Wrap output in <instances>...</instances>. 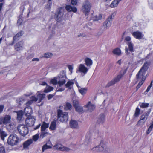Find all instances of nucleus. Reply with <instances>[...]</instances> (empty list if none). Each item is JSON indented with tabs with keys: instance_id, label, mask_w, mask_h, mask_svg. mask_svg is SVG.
<instances>
[{
	"instance_id": "nucleus-1",
	"label": "nucleus",
	"mask_w": 153,
	"mask_h": 153,
	"mask_svg": "<svg viewBox=\"0 0 153 153\" xmlns=\"http://www.w3.org/2000/svg\"><path fill=\"white\" fill-rule=\"evenodd\" d=\"M19 140V137L15 134L10 135L7 140V143L11 146L16 145L18 144Z\"/></svg>"
},
{
	"instance_id": "nucleus-2",
	"label": "nucleus",
	"mask_w": 153,
	"mask_h": 153,
	"mask_svg": "<svg viewBox=\"0 0 153 153\" xmlns=\"http://www.w3.org/2000/svg\"><path fill=\"white\" fill-rule=\"evenodd\" d=\"M57 116L58 119L61 122H66L68 120V113L63 112L62 110H58L57 111Z\"/></svg>"
},
{
	"instance_id": "nucleus-3",
	"label": "nucleus",
	"mask_w": 153,
	"mask_h": 153,
	"mask_svg": "<svg viewBox=\"0 0 153 153\" xmlns=\"http://www.w3.org/2000/svg\"><path fill=\"white\" fill-rule=\"evenodd\" d=\"M115 13H112L103 23L104 29L106 30L109 28L111 25L112 19L114 17Z\"/></svg>"
},
{
	"instance_id": "nucleus-4",
	"label": "nucleus",
	"mask_w": 153,
	"mask_h": 153,
	"mask_svg": "<svg viewBox=\"0 0 153 153\" xmlns=\"http://www.w3.org/2000/svg\"><path fill=\"white\" fill-rule=\"evenodd\" d=\"M17 128L19 133L23 136H25L28 133L27 127L24 125H19L18 126Z\"/></svg>"
},
{
	"instance_id": "nucleus-5",
	"label": "nucleus",
	"mask_w": 153,
	"mask_h": 153,
	"mask_svg": "<svg viewBox=\"0 0 153 153\" xmlns=\"http://www.w3.org/2000/svg\"><path fill=\"white\" fill-rule=\"evenodd\" d=\"M91 7L90 3L86 0L83 3L82 6V10L85 15H87L90 12Z\"/></svg>"
},
{
	"instance_id": "nucleus-6",
	"label": "nucleus",
	"mask_w": 153,
	"mask_h": 153,
	"mask_svg": "<svg viewBox=\"0 0 153 153\" xmlns=\"http://www.w3.org/2000/svg\"><path fill=\"white\" fill-rule=\"evenodd\" d=\"M63 15V11L62 8L59 7L55 14L54 19L57 21H60L62 19Z\"/></svg>"
},
{
	"instance_id": "nucleus-7",
	"label": "nucleus",
	"mask_w": 153,
	"mask_h": 153,
	"mask_svg": "<svg viewBox=\"0 0 153 153\" xmlns=\"http://www.w3.org/2000/svg\"><path fill=\"white\" fill-rule=\"evenodd\" d=\"M36 119L34 117L32 116L29 117L25 120L26 124L28 126L34 125Z\"/></svg>"
},
{
	"instance_id": "nucleus-8",
	"label": "nucleus",
	"mask_w": 153,
	"mask_h": 153,
	"mask_svg": "<svg viewBox=\"0 0 153 153\" xmlns=\"http://www.w3.org/2000/svg\"><path fill=\"white\" fill-rule=\"evenodd\" d=\"M54 149L59 150L62 151H69L70 149L68 147L63 146L60 144H57L53 146Z\"/></svg>"
},
{
	"instance_id": "nucleus-9",
	"label": "nucleus",
	"mask_w": 153,
	"mask_h": 153,
	"mask_svg": "<svg viewBox=\"0 0 153 153\" xmlns=\"http://www.w3.org/2000/svg\"><path fill=\"white\" fill-rule=\"evenodd\" d=\"M122 76V74H120L118 75L115 78L113 79L111 81L109 82L107 85V87H109L110 86L113 85L115 84L116 82H118L120 81L121 78Z\"/></svg>"
},
{
	"instance_id": "nucleus-10",
	"label": "nucleus",
	"mask_w": 153,
	"mask_h": 153,
	"mask_svg": "<svg viewBox=\"0 0 153 153\" xmlns=\"http://www.w3.org/2000/svg\"><path fill=\"white\" fill-rule=\"evenodd\" d=\"M105 146L104 143V142L103 141H101L99 146L93 148L92 149L93 151L97 152L101 151L103 150L104 148L105 149Z\"/></svg>"
},
{
	"instance_id": "nucleus-11",
	"label": "nucleus",
	"mask_w": 153,
	"mask_h": 153,
	"mask_svg": "<svg viewBox=\"0 0 153 153\" xmlns=\"http://www.w3.org/2000/svg\"><path fill=\"white\" fill-rule=\"evenodd\" d=\"M127 44L128 45V48L126 47L125 53L127 55H128L129 54V53L128 51V50L130 52L134 51V45L131 41L127 42Z\"/></svg>"
},
{
	"instance_id": "nucleus-12",
	"label": "nucleus",
	"mask_w": 153,
	"mask_h": 153,
	"mask_svg": "<svg viewBox=\"0 0 153 153\" xmlns=\"http://www.w3.org/2000/svg\"><path fill=\"white\" fill-rule=\"evenodd\" d=\"M24 47V42L20 41L16 43L14 46L15 49L17 51L23 50Z\"/></svg>"
},
{
	"instance_id": "nucleus-13",
	"label": "nucleus",
	"mask_w": 153,
	"mask_h": 153,
	"mask_svg": "<svg viewBox=\"0 0 153 153\" xmlns=\"http://www.w3.org/2000/svg\"><path fill=\"white\" fill-rule=\"evenodd\" d=\"M136 78L138 79H141L143 81V65L141 67V69L140 70L136 76Z\"/></svg>"
},
{
	"instance_id": "nucleus-14",
	"label": "nucleus",
	"mask_w": 153,
	"mask_h": 153,
	"mask_svg": "<svg viewBox=\"0 0 153 153\" xmlns=\"http://www.w3.org/2000/svg\"><path fill=\"white\" fill-rule=\"evenodd\" d=\"M84 107L88 108V111L89 112L92 111L95 108V105L89 102L87 105H85Z\"/></svg>"
},
{
	"instance_id": "nucleus-15",
	"label": "nucleus",
	"mask_w": 153,
	"mask_h": 153,
	"mask_svg": "<svg viewBox=\"0 0 153 153\" xmlns=\"http://www.w3.org/2000/svg\"><path fill=\"white\" fill-rule=\"evenodd\" d=\"M65 9L68 12L72 11L75 13L77 11V9L74 6H72L70 5H67L65 7Z\"/></svg>"
},
{
	"instance_id": "nucleus-16",
	"label": "nucleus",
	"mask_w": 153,
	"mask_h": 153,
	"mask_svg": "<svg viewBox=\"0 0 153 153\" xmlns=\"http://www.w3.org/2000/svg\"><path fill=\"white\" fill-rule=\"evenodd\" d=\"M70 126L71 128H79V126L76 121L72 120L70 123Z\"/></svg>"
},
{
	"instance_id": "nucleus-17",
	"label": "nucleus",
	"mask_w": 153,
	"mask_h": 153,
	"mask_svg": "<svg viewBox=\"0 0 153 153\" xmlns=\"http://www.w3.org/2000/svg\"><path fill=\"white\" fill-rule=\"evenodd\" d=\"M79 71L84 74H85L88 71V69L83 64H80L79 67Z\"/></svg>"
},
{
	"instance_id": "nucleus-18",
	"label": "nucleus",
	"mask_w": 153,
	"mask_h": 153,
	"mask_svg": "<svg viewBox=\"0 0 153 153\" xmlns=\"http://www.w3.org/2000/svg\"><path fill=\"white\" fill-rule=\"evenodd\" d=\"M74 84V82L73 80H69L65 84V86L66 88H67L68 89L71 90L73 88Z\"/></svg>"
},
{
	"instance_id": "nucleus-19",
	"label": "nucleus",
	"mask_w": 153,
	"mask_h": 153,
	"mask_svg": "<svg viewBox=\"0 0 153 153\" xmlns=\"http://www.w3.org/2000/svg\"><path fill=\"white\" fill-rule=\"evenodd\" d=\"M132 35L137 39H140L142 38V33L139 31H135L132 33Z\"/></svg>"
},
{
	"instance_id": "nucleus-20",
	"label": "nucleus",
	"mask_w": 153,
	"mask_h": 153,
	"mask_svg": "<svg viewBox=\"0 0 153 153\" xmlns=\"http://www.w3.org/2000/svg\"><path fill=\"white\" fill-rule=\"evenodd\" d=\"M105 121V115L103 114H101L99 116L97 123L99 124L102 123Z\"/></svg>"
},
{
	"instance_id": "nucleus-21",
	"label": "nucleus",
	"mask_w": 153,
	"mask_h": 153,
	"mask_svg": "<svg viewBox=\"0 0 153 153\" xmlns=\"http://www.w3.org/2000/svg\"><path fill=\"white\" fill-rule=\"evenodd\" d=\"M11 117L9 115H6L3 118V123L4 124H6L10 122Z\"/></svg>"
},
{
	"instance_id": "nucleus-22",
	"label": "nucleus",
	"mask_w": 153,
	"mask_h": 153,
	"mask_svg": "<svg viewBox=\"0 0 153 153\" xmlns=\"http://www.w3.org/2000/svg\"><path fill=\"white\" fill-rule=\"evenodd\" d=\"M32 140L30 139L27 140V141L24 142L23 143V147L26 148L28 147L30 145L33 143Z\"/></svg>"
},
{
	"instance_id": "nucleus-23",
	"label": "nucleus",
	"mask_w": 153,
	"mask_h": 153,
	"mask_svg": "<svg viewBox=\"0 0 153 153\" xmlns=\"http://www.w3.org/2000/svg\"><path fill=\"white\" fill-rule=\"evenodd\" d=\"M56 120L54 119V120L51 123L49 129L52 130H54L56 128Z\"/></svg>"
},
{
	"instance_id": "nucleus-24",
	"label": "nucleus",
	"mask_w": 153,
	"mask_h": 153,
	"mask_svg": "<svg viewBox=\"0 0 153 153\" xmlns=\"http://www.w3.org/2000/svg\"><path fill=\"white\" fill-rule=\"evenodd\" d=\"M48 123H46L45 122H43L41 125V131H45V129L49 127Z\"/></svg>"
},
{
	"instance_id": "nucleus-25",
	"label": "nucleus",
	"mask_w": 153,
	"mask_h": 153,
	"mask_svg": "<svg viewBox=\"0 0 153 153\" xmlns=\"http://www.w3.org/2000/svg\"><path fill=\"white\" fill-rule=\"evenodd\" d=\"M17 119L18 121H20L22 118L23 116V112L22 111H18L17 112Z\"/></svg>"
},
{
	"instance_id": "nucleus-26",
	"label": "nucleus",
	"mask_w": 153,
	"mask_h": 153,
	"mask_svg": "<svg viewBox=\"0 0 153 153\" xmlns=\"http://www.w3.org/2000/svg\"><path fill=\"white\" fill-rule=\"evenodd\" d=\"M25 113L27 115H30L32 113V109L30 107H26L24 109Z\"/></svg>"
},
{
	"instance_id": "nucleus-27",
	"label": "nucleus",
	"mask_w": 153,
	"mask_h": 153,
	"mask_svg": "<svg viewBox=\"0 0 153 153\" xmlns=\"http://www.w3.org/2000/svg\"><path fill=\"white\" fill-rule=\"evenodd\" d=\"M48 134V132L45 131H41L39 136V138L42 139L43 138L47 136Z\"/></svg>"
},
{
	"instance_id": "nucleus-28",
	"label": "nucleus",
	"mask_w": 153,
	"mask_h": 153,
	"mask_svg": "<svg viewBox=\"0 0 153 153\" xmlns=\"http://www.w3.org/2000/svg\"><path fill=\"white\" fill-rule=\"evenodd\" d=\"M59 79H63L66 80L67 77L66 75V72L65 71H62L61 73V74L59 76Z\"/></svg>"
},
{
	"instance_id": "nucleus-29",
	"label": "nucleus",
	"mask_w": 153,
	"mask_h": 153,
	"mask_svg": "<svg viewBox=\"0 0 153 153\" xmlns=\"http://www.w3.org/2000/svg\"><path fill=\"white\" fill-rule=\"evenodd\" d=\"M7 136L6 133L3 131L1 128H0V136L1 139L4 140V137Z\"/></svg>"
},
{
	"instance_id": "nucleus-30",
	"label": "nucleus",
	"mask_w": 153,
	"mask_h": 153,
	"mask_svg": "<svg viewBox=\"0 0 153 153\" xmlns=\"http://www.w3.org/2000/svg\"><path fill=\"white\" fill-rule=\"evenodd\" d=\"M85 62L86 65L88 66H90L93 63L92 61L89 58H86L85 59Z\"/></svg>"
},
{
	"instance_id": "nucleus-31",
	"label": "nucleus",
	"mask_w": 153,
	"mask_h": 153,
	"mask_svg": "<svg viewBox=\"0 0 153 153\" xmlns=\"http://www.w3.org/2000/svg\"><path fill=\"white\" fill-rule=\"evenodd\" d=\"M45 97V94H40L39 93L37 95V99H39V102H41Z\"/></svg>"
},
{
	"instance_id": "nucleus-32",
	"label": "nucleus",
	"mask_w": 153,
	"mask_h": 153,
	"mask_svg": "<svg viewBox=\"0 0 153 153\" xmlns=\"http://www.w3.org/2000/svg\"><path fill=\"white\" fill-rule=\"evenodd\" d=\"M119 3L118 1L117 0H114L111 4L110 7L112 8L116 7L118 6Z\"/></svg>"
},
{
	"instance_id": "nucleus-33",
	"label": "nucleus",
	"mask_w": 153,
	"mask_h": 153,
	"mask_svg": "<svg viewBox=\"0 0 153 153\" xmlns=\"http://www.w3.org/2000/svg\"><path fill=\"white\" fill-rule=\"evenodd\" d=\"M150 65V62L149 61H146L144 63V72L146 71L149 67Z\"/></svg>"
},
{
	"instance_id": "nucleus-34",
	"label": "nucleus",
	"mask_w": 153,
	"mask_h": 153,
	"mask_svg": "<svg viewBox=\"0 0 153 153\" xmlns=\"http://www.w3.org/2000/svg\"><path fill=\"white\" fill-rule=\"evenodd\" d=\"M150 65V62L149 61H146L144 63V72L146 71L149 67Z\"/></svg>"
},
{
	"instance_id": "nucleus-35",
	"label": "nucleus",
	"mask_w": 153,
	"mask_h": 153,
	"mask_svg": "<svg viewBox=\"0 0 153 153\" xmlns=\"http://www.w3.org/2000/svg\"><path fill=\"white\" fill-rule=\"evenodd\" d=\"M58 84L59 87H61L66 82V80L63 79H59Z\"/></svg>"
},
{
	"instance_id": "nucleus-36",
	"label": "nucleus",
	"mask_w": 153,
	"mask_h": 153,
	"mask_svg": "<svg viewBox=\"0 0 153 153\" xmlns=\"http://www.w3.org/2000/svg\"><path fill=\"white\" fill-rule=\"evenodd\" d=\"M142 115L140 120L138 121L137 125V126H142L143 125V117Z\"/></svg>"
},
{
	"instance_id": "nucleus-37",
	"label": "nucleus",
	"mask_w": 153,
	"mask_h": 153,
	"mask_svg": "<svg viewBox=\"0 0 153 153\" xmlns=\"http://www.w3.org/2000/svg\"><path fill=\"white\" fill-rule=\"evenodd\" d=\"M112 52L114 54L118 56L120 55L121 53L120 50L118 48L114 49Z\"/></svg>"
},
{
	"instance_id": "nucleus-38",
	"label": "nucleus",
	"mask_w": 153,
	"mask_h": 153,
	"mask_svg": "<svg viewBox=\"0 0 153 153\" xmlns=\"http://www.w3.org/2000/svg\"><path fill=\"white\" fill-rule=\"evenodd\" d=\"M53 88L51 86L47 85L45 88L44 92L45 93H48L53 90Z\"/></svg>"
},
{
	"instance_id": "nucleus-39",
	"label": "nucleus",
	"mask_w": 153,
	"mask_h": 153,
	"mask_svg": "<svg viewBox=\"0 0 153 153\" xmlns=\"http://www.w3.org/2000/svg\"><path fill=\"white\" fill-rule=\"evenodd\" d=\"M140 109L138 108V107L136 108L135 112L133 115L134 118L139 116V115H140Z\"/></svg>"
},
{
	"instance_id": "nucleus-40",
	"label": "nucleus",
	"mask_w": 153,
	"mask_h": 153,
	"mask_svg": "<svg viewBox=\"0 0 153 153\" xmlns=\"http://www.w3.org/2000/svg\"><path fill=\"white\" fill-rule=\"evenodd\" d=\"M87 88H82L79 89V92L82 95H84L86 93L87 91Z\"/></svg>"
},
{
	"instance_id": "nucleus-41",
	"label": "nucleus",
	"mask_w": 153,
	"mask_h": 153,
	"mask_svg": "<svg viewBox=\"0 0 153 153\" xmlns=\"http://www.w3.org/2000/svg\"><path fill=\"white\" fill-rule=\"evenodd\" d=\"M71 107L72 105L69 102H67L65 106V110H70Z\"/></svg>"
},
{
	"instance_id": "nucleus-42",
	"label": "nucleus",
	"mask_w": 153,
	"mask_h": 153,
	"mask_svg": "<svg viewBox=\"0 0 153 153\" xmlns=\"http://www.w3.org/2000/svg\"><path fill=\"white\" fill-rule=\"evenodd\" d=\"M53 56V54L51 53H46L44 54L43 56H42L41 57H44L45 58H48L51 57Z\"/></svg>"
},
{
	"instance_id": "nucleus-43",
	"label": "nucleus",
	"mask_w": 153,
	"mask_h": 153,
	"mask_svg": "<svg viewBox=\"0 0 153 153\" xmlns=\"http://www.w3.org/2000/svg\"><path fill=\"white\" fill-rule=\"evenodd\" d=\"M102 17V15L101 14H99L96 15L94 17L93 20L94 21H97L98 20H100Z\"/></svg>"
},
{
	"instance_id": "nucleus-44",
	"label": "nucleus",
	"mask_w": 153,
	"mask_h": 153,
	"mask_svg": "<svg viewBox=\"0 0 153 153\" xmlns=\"http://www.w3.org/2000/svg\"><path fill=\"white\" fill-rule=\"evenodd\" d=\"M75 108L76 111L79 113L82 112L83 111V107L80 105L78 106Z\"/></svg>"
},
{
	"instance_id": "nucleus-45",
	"label": "nucleus",
	"mask_w": 153,
	"mask_h": 153,
	"mask_svg": "<svg viewBox=\"0 0 153 153\" xmlns=\"http://www.w3.org/2000/svg\"><path fill=\"white\" fill-rule=\"evenodd\" d=\"M73 105L75 108L79 106V102L76 100H74L73 101Z\"/></svg>"
},
{
	"instance_id": "nucleus-46",
	"label": "nucleus",
	"mask_w": 153,
	"mask_h": 153,
	"mask_svg": "<svg viewBox=\"0 0 153 153\" xmlns=\"http://www.w3.org/2000/svg\"><path fill=\"white\" fill-rule=\"evenodd\" d=\"M51 146L47 145V144H45L42 147V150L43 152L46 149L51 148Z\"/></svg>"
},
{
	"instance_id": "nucleus-47",
	"label": "nucleus",
	"mask_w": 153,
	"mask_h": 153,
	"mask_svg": "<svg viewBox=\"0 0 153 153\" xmlns=\"http://www.w3.org/2000/svg\"><path fill=\"white\" fill-rule=\"evenodd\" d=\"M51 83H52L53 85H55L57 84H58V81L56 79L54 78L51 80Z\"/></svg>"
},
{
	"instance_id": "nucleus-48",
	"label": "nucleus",
	"mask_w": 153,
	"mask_h": 153,
	"mask_svg": "<svg viewBox=\"0 0 153 153\" xmlns=\"http://www.w3.org/2000/svg\"><path fill=\"white\" fill-rule=\"evenodd\" d=\"M151 111V108H149V109L148 111H147V112H146H146L145 115L144 116V120H145V119H147V118L148 117V115H149V113Z\"/></svg>"
},
{
	"instance_id": "nucleus-49",
	"label": "nucleus",
	"mask_w": 153,
	"mask_h": 153,
	"mask_svg": "<svg viewBox=\"0 0 153 153\" xmlns=\"http://www.w3.org/2000/svg\"><path fill=\"white\" fill-rule=\"evenodd\" d=\"M39 137V134H37L33 136V139L34 141H36L38 140Z\"/></svg>"
},
{
	"instance_id": "nucleus-50",
	"label": "nucleus",
	"mask_w": 153,
	"mask_h": 153,
	"mask_svg": "<svg viewBox=\"0 0 153 153\" xmlns=\"http://www.w3.org/2000/svg\"><path fill=\"white\" fill-rule=\"evenodd\" d=\"M48 3L45 6V8L46 9H50L52 5V3L51 2L48 1Z\"/></svg>"
},
{
	"instance_id": "nucleus-51",
	"label": "nucleus",
	"mask_w": 153,
	"mask_h": 153,
	"mask_svg": "<svg viewBox=\"0 0 153 153\" xmlns=\"http://www.w3.org/2000/svg\"><path fill=\"white\" fill-rule=\"evenodd\" d=\"M153 128V124H152L149 126L147 132V134H149L151 131L152 129Z\"/></svg>"
},
{
	"instance_id": "nucleus-52",
	"label": "nucleus",
	"mask_w": 153,
	"mask_h": 153,
	"mask_svg": "<svg viewBox=\"0 0 153 153\" xmlns=\"http://www.w3.org/2000/svg\"><path fill=\"white\" fill-rule=\"evenodd\" d=\"M37 100V98L36 97L34 96H32L30 97V100L32 101L33 103V102H36Z\"/></svg>"
},
{
	"instance_id": "nucleus-53",
	"label": "nucleus",
	"mask_w": 153,
	"mask_h": 153,
	"mask_svg": "<svg viewBox=\"0 0 153 153\" xmlns=\"http://www.w3.org/2000/svg\"><path fill=\"white\" fill-rule=\"evenodd\" d=\"M33 103V102L31 100H29L28 102L26 103V107H30V105Z\"/></svg>"
},
{
	"instance_id": "nucleus-54",
	"label": "nucleus",
	"mask_w": 153,
	"mask_h": 153,
	"mask_svg": "<svg viewBox=\"0 0 153 153\" xmlns=\"http://www.w3.org/2000/svg\"><path fill=\"white\" fill-rule=\"evenodd\" d=\"M0 153H6L4 147L1 146L0 147Z\"/></svg>"
},
{
	"instance_id": "nucleus-55",
	"label": "nucleus",
	"mask_w": 153,
	"mask_h": 153,
	"mask_svg": "<svg viewBox=\"0 0 153 153\" xmlns=\"http://www.w3.org/2000/svg\"><path fill=\"white\" fill-rule=\"evenodd\" d=\"M24 33L23 31H22L20 32H19L17 33L16 35L17 36V37H19L21 36H22L23 34Z\"/></svg>"
},
{
	"instance_id": "nucleus-56",
	"label": "nucleus",
	"mask_w": 153,
	"mask_h": 153,
	"mask_svg": "<svg viewBox=\"0 0 153 153\" xmlns=\"http://www.w3.org/2000/svg\"><path fill=\"white\" fill-rule=\"evenodd\" d=\"M71 3L72 5H76L77 3V0H71Z\"/></svg>"
},
{
	"instance_id": "nucleus-57",
	"label": "nucleus",
	"mask_w": 153,
	"mask_h": 153,
	"mask_svg": "<svg viewBox=\"0 0 153 153\" xmlns=\"http://www.w3.org/2000/svg\"><path fill=\"white\" fill-rule=\"evenodd\" d=\"M125 41L128 42L131 41V38L129 36H127L125 38Z\"/></svg>"
},
{
	"instance_id": "nucleus-58",
	"label": "nucleus",
	"mask_w": 153,
	"mask_h": 153,
	"mask_svg": "<svg viewBox=\"0 0 153 153\" xmlns=\"http://www.w3.org/2000/svg\"><path fill=\"white\" fill-rule=\"evenodd\" d=\"M143 80H142L140 82H139L138 85H137L136 88L137 89L139 88H140V87L143 84Z\"/></svg>"
},
{
	"instance_id": "nucleus-59",
	"label": "nucleus",
	"mask_w": 153,
	"mask_h": 153,
	"mask_svg": "<svg viewBox=\"0 0 153 153\" xmlns=\"http://www.w3.org/2000/svg\"><path fill=\"white\" fill-rule=\"evenodd\" d=\"M25 100V99H24L23 98H20L18 100V101H19V104H21Z\"/></svg>"
},
{
	"instance_id": "nucleus-60",
	"label": "nucleus",
	"mask_w": 153,
	"mask_h": 153,
	"mask_svg": "<svg viewBox=\"0 0 153 153\" xmlns=\"http://www.w3.org/2000/svg\"><path fill=\"white\" fill-rule=\"evenodd\" d=\"M22 20L21 19H18V20L17 22V25H20L22 23Z\"/></svg>"
},
{
	"instance_id": "nucleus-61",
	"label": "nucleus",
	"mask_w": 153,
	"mask_h": 153,
	"mask_svg": "<svg viewBox=\"0 0 153 153\" xmlns=\"http://www.w3.org/2000/svg\"><path fill=\"white\" fill-rule=\"evenodd\" d=\"M4 107V105H0V113H2L3 111Z\"/></svg>"
},
{
	"instance_id": "nucleus-62",
	"label": "nucleus",
	"mask_w": 153,
	"mask_h": 153,
	"mask_svg": "<svg viewBox=\"0 0 153 153\" xmlns=\"http://www.w3.org/2000/svg\"><path fill=\"white\" fill-rule=\"evenodd\" d=\"M54 94H50L48 96V100H50L54 96Z\"/></svg>"
},
{
	"instance_id": "nucleus-63",
	"label": "nucleus",
	"mask_w": 153,
	"mask_h": 153,
	"mask_svg": "<svg viewBox=\"0 0 153 153\" xmlns=\"http://www.w3.org/2000/svg\"><path fill=\"white\" fill-rule=\"evenodd\" d=\"M86 36V35L84 33H80L79 35H78V37H83Z\"/></svg>"
},
{
	"instance_id": "nucleus-64",
	"label": "nucleus",
	"mask_w": 153,
	"mask_h": 153,
	"mask_svg": "<svg viewBox=\"0 0 153 153\" xmlns=\"http://www.w3.org/2000/svg\"><path fill=\"white\" fill-rule=\"evenodd\" d=\"M68 67L69 69V70L71 72L72 71L73 69V68L72 66L71 65H68Z\"/></svg>"
}]
</instances>
